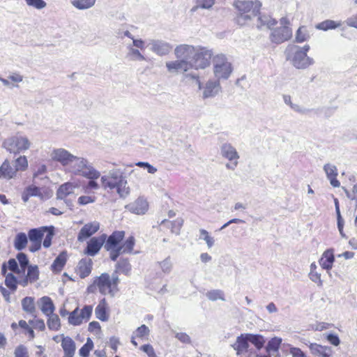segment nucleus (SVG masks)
Wrapping results in <instances>:
<instances>
[{
    "label": "nucleus",
    "instance_id": "nucleus-58",
    "mask_svg": "<svg viewBox=\"0 0 357 357\" xmlns=\"http://www.w3.org/2000/svg\"><path fill=\"white\" fill-rule=\"evenodd\" d=\"M17 259L19 261V264L22 271L24 272L26 268L28 266L29 264V259L27 258V256L23 252H20L17 255Z\"/></svg>",
    "mask_w": 357,
    "mask_h": 357
},
{
    "label": "nucleus",
    "instance_id": "nucleus-28",
    "mask_svg": "<svg viewBox=\"0 0 357 357\" xmlns=\"http://www.w3.org/2000/svg\"><path fill=\"white\" fill-rule=\"evenodd\" d=\"M148 207L147 201L139 197L130 206V211L137 215H143L147 211Z\"/></svg>",
    "mask_w": 357,
    "mask_h": 357
},
{
    "label": "nucleus",
    "instance_id": "nucleus-33",
    "mask_svg": "<svg viewBox=\"0 0 357 357\" xmlns=\"http://www.w3.org/2000/svg\"><path fill=\"white\" fill-rule=\"evenodd\" d=\"M22 307L24 312L31 314L36 317V307L34 303V298L26 296L22 300Z\"/></svg>",
    "mask_w": 357,
    "mask_h": 357
},
{
    "label": "nucleus",
    "instance_id": "nucleus-5",
    "mask_svg": "<svg viewBox=\"0 0 357 357\" xmlns=\"http://www.w3.org/2000/svg\"><path fill=\"white\" fill-rule=\"evenodd\" d=\"M31 145V142L28 137L21 135H15L8 137L2 143V146L4 149L14 154L28 150Z\"/></svg>",
    "mask_w": 357,
    "mask_h": 357
},
{
    "label": "nucleus",
    "instance_id": "nucleus-30",
    "mask_svg": "<svg viewBox=\"0 0 357 357\" xmlns=\"http://www.w3.org/2000/svg\"><path fill=\"white\" fill-rule=\"evenodd\" d=\"M342 22L341 21H334L332 20H326L320 23L316 24L315 28L318 30L328 31L335 29L342 26Z\"/></svg>",
    "mask_w": 357,
    "mask_h": 357
},
{
    "label": "nucleus",
    "instance_id": "nucleus-49",
    "mask_svg": "<svg viewBox=\"0 0 357 357\" xmlns=\"http://www.w3.org/2000/svg\"><path fill=\"white\" fill-rule=\"evenodd\" d=\"M28 167V161L24 155H21L15 160V169L18 171H24Z\"/></svg>",
    "mask_w": 357,
    "mask_h": 357
},
{
    "label": "nucleus",
    "instance_id": "nucleus-9",
    "mask_svg": "<svg viewBox=\"0 0 357 357\" xmlns=\"http://www.w3.org/2000/svg\"><path fill=\"white\" fill-rule=\"evenodd\" d=\"M50 157L53 161L59 162L62 166L68 168L74 158V155L65 149L59 148L52 150Z\"/></svg>",
    "mask_w": 357,
    "mask_h": 357
},
{
    "label": "nucleus",
    "instance_id": "nucleus-7",
    "mask_svg": "<svg viewBox=\"0 0 357 357\" xmlns=\"http://www.w3.org/2000/svg\"><path fill=\"white\" fill-rule=\"evenodd\" d=\"M195 54L191 61V67L196 70L204 69L209 66L213 52L211 50L203 47H196Z\"/></svg>",
    "mask_w": 357,
    "mask_h": 357
},
{
    "label": "nucleus",
    "instance_id": "nucleus-3",
    "mask_svg": "<svg viewBox=\"0 0 357 357\" xmlns=\"http://www.w3.org/2000/svg\"><path fill=\"white\" fill-rule=\"evenodd\" d=\"M119 282V278L116 273H113L110 276L108 273H104L94 280L93 284L98 287L102 294H109L114 296L118 291Z\"/></svg>",
    "mask_w": 357,
    "mask_h": 357
},
{
    "label": "nucleus",
    "instance_id": "nucleus-38",
    "mask_svg": "<svg viewBox=\"0 0 357 357\" xmlns=\"http://www.w3.org/2000/svg\"><path fill=\"white\" fill-rule=\"evenodd\" d=\"M258 24L257 27L259 29L267 28L271 29V27L276 24L277 22L275 20L271 18L270 16L262 15L257 18Z\"/></svg>",
    "mask_w": 357,
    "mask_h": 357
},
{
    "label": "nucleus",
    "instance_id": "nucleus-64",
    "mask_svg": "<svg viewBox=\"0 0 357 357\" xmlns=\"http://www.w3.org/2000/svg\"><path fill=\"white\" fill-rule=\"evenodd\" d=\"M136 165L140 167L146 168L147 172L150 174H155L157 172V168L150 165L146 162H138Z\"/></svg>",
    "mask_w": 357,
    "mask_h": 357
},
{
    "label": "nucleus",
    "instance_id": "nucleus-35",
    "mask_svg": "<svg viewBox=\"0 0 357 357\" xmlns=\"http://www.w3.org/2000/svg\"><path fill=\"white\" fill-rule=\"evenodd\" d=\"M107 308V303L105 298L102 299L98 305H97L96 310H95V314L96 316V318L102 321H105L108 319V314L106 311Z\"/></svg>",
    "mask_w": 357,
    "mask_h": 357
},
{
    "label": "nucleus",
    "instance_id": "nucleus-13",
    "mask_svg": "<svg viewBox=\"0 0 357 357\" xmlns=\"http://www.w3.org/2000/svg\"><path fill=\"white\" fill-rule=\"evenodd\" d=\"M166 67L171 73H185L192 69L191 62L178 59L176 61L166 62Z\"/></svg>",
    "mask_w": 357,
    "mask_h": 357
},
{
    "label": "nucleus",
    "instance_id": "nucleus-52",
    "mask_svg": "<svg viewBox=\"0 0 357 357\" xmlns=\"http://www.w3.org/2000/svg\"><path fill=\"white\" fill-rule=\"evenodd\" d=\"M68 321L70 324L77 326L82 324V317H79V311L76 308L69 314Z\"/></svg>",
    "mask_w": 357,
    "mask_h": 357
},
{
    "label": "nucleus",
    "instance_id": "nucleus-50",
    "mask_svg": "<svg viewBox=\"0 0 357 357\" xmlns=\"http://www.w3.org/2000/svg\"><path fill=\"white\" fill-rule=\"evenodd\" d=\"M206 297L212 301H217L218 299L221 301H225L224 293L222 290L220 289H214L209 291L206 293Z\"/></svg>",
    "mask_w": 357,
    "mask_h": 357
},
{
    "label": "nucleus",
    "instance_id": "nucleus-22",
    "mask_svg": "<svg viewBox=\"0 0 357 357\" xmlns=\"http://www.w3.org/2000/svg\"><path fill=\"white\" fill-rule=\"evenodd\" d=\"M220 153L222 157L230 161L236 160L239 158V155L236 149L230 144H223L220 147Z\"/></svg>",
    "mask_w": 357,
    "mask_h": 357
},
{
    "label": "nucleus",
    "instance_id": "nucleus-54",
    "mask_svg": "<svg viewBox=\"0 0 357 357\" xmlns=\"http://www.w3.org/2000/svg\"><path fill=\"white\" fill-rule=\"evenodd\" d=\"M149 328L144 324L138 327L133 334L139 338L143 339L145 337H147L149 335Z\"/></svg>",
    "mask_w": 357,
    "mask_h": 357
},
{
    "label": "nucleus",
    "instance_id": "nucleus-4",
    "mask_svg": "<svg viewBox=\"0 0 357 357\" xmlns=\"http://www.w3.org/2000/svg\"><path fill=\"white\" fill-rule=\"evenodd\" d=\"M234 6L240 12V15L238 17V23L241 21L250 20L252 17L256 16L261 6V3L259 1H236Z\"/></svg>",
    "mask_w": 357,
    "mask_h": 357
},
{
    "label": "nucleus",
    "instance_id": "nucleus-46",
    "mask_svg": "<svg viewBox=\"0 0 357 357\" xmlns=\"http://www.w3.org/2000/svg\"><path fill=\"white\" fill-rule=\"evenodd\" d=\"M49 317H50L47 320L48 328L52 331H58L60 328V319L59 316L52 313Z\"/></svg>",
    "mask_w": 357,
    "mask_h": 357
},
{
    "label": "nucleus",
    "instance_id": "nucleus-53",
    "mask_svg": "<svg viewBox=\"0 0 357 357\" xmlns=\"http://www.w3.org/2000/svg\"><path fill=\"white\" fill-rule=\"evenodd\" d=\"M215 3V0H197V5L192 8V11L197 10L199 8L208 9Z\"/></svg>",
    "mask_w": 357,
    "mask_h": 357
},
{
    "label": "nucleus",
    "instance_id": "nucleus-17",
    "mask_svg": "<svg viewBox=\"0 0 357 357\" xmlns=\"http://www.w3.org/2000/svg\"><path fill=\"white\" fill-rule=\"evenodd\" d=\"M100 228V223L97 221H93L92 222H89L86 224L82 228L80 229L77 239L79 241H83L84 240L88 238L93 234H95Z\"/></svg>",
    "mask_w": 357,
    "mask_h": 357
},
{
    "label": "nucleus",
    "instance_id": "nucleus-20",
    "mask_svg": "<svg viewBox=\"0 0 357 357\" xmlns=\"http://www.w3.org/2000/svg\"><path fill=\"white\" fill-rule=\"evenodd\" d=\"M220 85L218 80H208L203 91V98H208L215 96L220 91Z\"/></svg>",
    "mask_w": 357,
    "mask_h": 357
},
{
    "label": "nucleus",
    "instance_id": "nucleus-36",
    "mask_svg": "<svg viewBox=\"0 0 357 357\" xmlns=\"http://www.w3.org/2000/svg\"><path fill=\"white\" fill-rule=\"evenodd\" d=\"M131 271V265L127 259H120L116 264V269L114 273H121L128 275Z\"/></svg>",
    "mask_w": 357,
    "mask_h": 357
},
{
    "label": "nucleus",
    "instance_id": "nucleus-19",
    "mask_svg": "<svg viewBox=\"0 0 357 357\" xmlns=\"http://www.w3.org/2000/svg\"><path fill=\"white\" fill-rule=\"evenodd\" d=\"M125 232L123 231H114L108 238H106L104 248L106 250L118 248L119 243L123 239Z\"/></svg>",
    "mask_w": 357,
    "mask_h": 357
},
{
    "label": "nucleus",
    "instance_id": "nucleus-6",
    "mask_svg": "<svg viewBox=\"0 0 357 357\" xmlns=\"http://www.w3.org/2000/svg\"><path fill=\"white\" fill-rule=\"evenodd\" d=\"M213 66L214 75L218 81L227 79L233 70L231 63L223 54H217L213 58Z\"/></svg>",
    "mask_w": 357,
    "mask_h": 357
},
{
    "label": "nucleus",
    "instance_id": "nucleus-26",
    "mask_svg": "<svg viewBox=\"0 0 357 357\" xmlns=\"http://www.w3.org/2000/svg\"><path fill=\"white\" fill-rule=\"evenodd\" d=\"M334 261L335 257L333 250H327L323 253L319 263L322 268L329 271L333 267Z\"/></svg>",
    "mask_w": 357,
    "mask_h": 357
},
{
    "label": "nucleus",
    "instance_id": "nucleus-51",
    "mask_svg": "<svg viewBox=\"0 0 357 357\" xmlns=\"http://www.w3.org/2000/svg\"><path fill=\"white\" fill-rule=\"evenodd\" d=\"M310 36L305 26H301L296 33V41L298 43H303L309 38Z\"/></svg>",
    "mask_w": 357,
    "mask_h": 357
},
{
    "label": "nucleus",
    "instance_id": "nucleus-27",
    "mask_svg": "<svg viewBox=\"0 0 357 357\" xmlns=\"http://www.w3.org/2000/svg\"><path fill=\"white\" fill-rule=\"evenodd\" d=\"M183 222V221L181 218H178L174 221L163 220L161 221L160 225L162 228L169 229L171 233L178 235Z\"/></svg>",
    "mask_w": 357,
    "mask_h": 357
},
{
    "label": "nucleus",
    "instance_id": "nucleus-11",
    "mask_svg": "<svg viewBox=\"0 0 357 357\" xmlns=\"http://www.w3.org/2000/svg\"><path fill=\"white\" fill-rule=\"evenodd\" d=\"M107 238L106 234H102L98 237L91 238L87 243L84 253L89 256H95L105 245Z\"/></svg>",
    "mask_w": 357,
    "mask_h": 357
},
{
    "label": "nucleus",
    "instance_id": "nucleus-41",
    "mask_svg": "<svg viewBox=\"0 0 357 357\" xmlns=\"http://www.w3.org/2000/svg\"><path fill=\"white\" fill-rule=\"evenodd\" d=\"M66 262V255L65 252L61 253L54 261L51 267L53 271L59 272L61 271Z\"/></svg>",
    "mask_w": 357,
    "mask_h": 357
},
{
    "label": "nucleus",
    "instance_id": "nucleus-44",
    "mask_svg": "<svg viewBox=\"0 0 357 357\" xmlns=\"http://www.w3.org/2000/svg\"><path fill=\"white\" fill-rule=\"evenodd\" d=\"M135 245V238L133 236L128 237L125 242L119 245L120 250L123 253L132 254Z\"/></svg>",
    "mask_w": 357,
    "mask_h": 357
},
{
    "label": "nucleus",
    "instance_id": "nucleus-59",
    "mask_svg": "<svg viewBox=\"0 0 357 357\" xmlns=\"http://www.w3.org/2000/svg\"><path fill=\"white\" fill-rule=\"evenodd\" d=\"M15 357H29L27 348L21 344L17 347L14 352Z\"/></svg>",
    "mask_w": 357,
    "mask_h": 357
},
{
    "label": "nucleus",
    "instance_id": "nucleus-62",
    "mask_svg": "<svg viewBox=\"0 0 357 357\" xmlns=\"http://www.w3.org/2000/svg\"><path fill=\"white\" fill-rule=\"evenodd\" d=\"M96 201L94 196L83 195L78 198L77 203L79 205H86L88 204L93 203Z\"/></svg>",
    "mask_w": 357,
    "mask_h": 357
},
{
    "label": "nucleus",
    "instance_id": "nucleus-42",
    "mask_svg": "<svg viewBox=\"0 0 357 357\" xmlns=\"http://www.w3.org/2000/svg\"><path fill=\"white\" fill-rule=\"evenodd\" d=\"M96 0H73L72 5L79 10H86L93 7Z\"/></svg>",
    "mask_w": 357,
    "mask_h": 357
},
{
    "label": "nucleus",
    "instance_id": "nucleus-23",
    "mask_svg": "<svg viewBox=\"0 0 357 357\" xmlns=\"http://www.w3.org/2000/svg\"><path fill=\"white\" fill-rule=\"evenodd\" d=\"M61 347L63 349L65 357H73L76 347L75 342L71 337L62 335Z\"/></svg>",
    "mask_w": 357,
    "mask_h": 357
},
{
    "label": "nucleus",
    "instance_id": "nucleus-40",
    "mask_svg": "<svg viewBox=\"0 0 357 357\" xmlns=\"http://www.w3.org/2000/svg\"><path fill=\"white\" fill-rule=\"evenodd\" d=\"M249 342L252 344L257 349H261L265 343L264 337L259 334L246 333Z\"/></svg>",
    "mask_w": 357,
    "mask_h": 357
},
{
    "label": "nucleus",
    "instance_id": "nucleus-37",
    "mask_svg": "<svg viewBox=\"0 0 357 357\" xmlns=\"http://www.w3.org/2000/svg\"><path fill=\"white\" fill-rule=\"evenodd\" d=\"M28 243V237L26 234L23 232L18 233L14 240V248L17 250H22L24 249Z\"/></svg>",
    "mask_w": 357,
    "mask_h": 357
},
{
    "label": "nucleus",
    "instance_id": "nucleus-2",
    "mask_svg": "<svg viewBox=\"0 0 357 357\" xmlns=\"http://www.w3.org/2000/svg\"><path fill=\"white\" fill-rule=\"evenodd\" d=\"M310 49L309 45H305L303 47L293 46L289 50L287 58L296 68L306 69L314 63V59L307 56Z\"/></svg>",
    "mask_w": 357,
    "mask_h": 357
},
{
    "label": "nucleus",
    "instance_id": "nucleus-43",
    "mask_svg": "<svg viewBox=\"0 0 357 357\" xmlns=\"http://www.w3.org/2000/svg\"><path fill=\"white\" fill-rule=\"evenodd\" d=\"M282 342V339L275 337L268 341L266 349L269 355L278 352L280 345Z\"/></svg>",
    "mask_w": 357,
    "mask_h": 357
},
{
    "label": "nucleus",
    "instance_id": "nucleus-15",
    "mask_svg": "<svg viewBox=\"0 0 357 357\" xmlns=\"http://www.w3.org/2000/svg\"><path fill=\"white\" fill-rule=\"evenodd\" d=\"M149 45H150L151 50L159 56L168 54L172 49V46L169 43L160 40H152Z\"/></svg>",
    "mask_w": 357,
    "mask_h": 357
},
{
    "label": "nucleus",
    "instance_id": "nucleus-60",
    "mask_svg": "<svg viewBox=\"0 0 357 357\" xmlns=\"http://www.w3.org/2000/svg\"><path fill=\"white\" fill-rule=\"evenodd\" d=\"M92 307L91 305H86L79 312V317H82V321L84 319L88 320L92 313Z\"/></svg>",
    "mask_w": 357,
    "mask_h": 357
},
{
    "label": "nucleus",
    "instance_id": "nucleus-31",
    "mask_svg": "<svg viewBox=\"0 0 357 357\" xmlns=\"http://www.w3.org/2000/svg\"><path fill=\"white\" fill-rule=\"evenodd\" d=\"M47 227H42L37 229H31L29 231L28 236L31 242H41L45 236Z\"/></svg>",
    "mask_w": 357,
    "mask_h": 357
},
{
    "label": "nucleus",
    "instance_id": "nucleus-56",
    "mask_svg": "<svg viewBox=\"0 0 357 357\" xmlns=\"http://www.w3.org/2000/svg\"><path fill=\"white\" fill-rule=\"evenodd\" d=\"M27 6L40 10L46 7L47 3L43 0H24Z\"/></svg>",
    "mask_w": 357,
    "mask_h": 357
},
{
    "label": "nucleus",
    "instance_id": "nucleus-32",
    "mask_svg": "<svg viewBox=\"0 0 357 357\" xmlns=\"http://www.w3.org/2000/svg\"><path fill=\"white\" fill-rule=\"evenodd\" d=\"M310 349L312 354L321 357H330L331 350L329 347H324L318 344H311Z\"/></svg>",
    "mask_w": 357,
    "mask_h": 357
},
{
    "label": "nucleus",
    "instance_id": "nucleus-45",
    "mask_svg": "<svg viewBox=\"0 0 357 357\" xmlns=\"http://www.w3.org/2000/svg\"><path fill=\"white\" fill-rule=\"evenodd\" d=\"M199 239L204 240L206 242L208 249L211 248L215 244L214 238L204 229H199Z\"/></svg>",
    "mask_w": 357,
    "mask_h": 357
},
{
    "label": "nucleus",
    "instance_id": "nucleus-48",
    "mask_svg": "<svg viewBox=\"0 0 357 357\" xmlns=\"http://www.w3.org/2000/svg\"><path fill=\"white\" fill-rule=\"evenodd\" d=\"M93 347V343L91 338H87L86 342L79 350V354L81 357H89L90 351Z\"/></svg>",
    "mask_w": 357,
    "mask_h": 357
},
{
    "label": "nucleus",
    "instance_id": "nucleus-12",
    "mask_svg": "<svg viewBox=\"0 0 357 357\" xmlns=\"http://www.w3.org/2000/svg\"><path fill=\"white\" fill-rule=\"evenodd\" d=\"M196 47L189 45H180L174 50V54L177 59L191 62L195 54Z\"/></svg>",
    "mask_w": 357,
    "mask_h": 357
},
{
    "label": "nucleus",
    "instance_id": "nucleus-10",
    "mask_svg": "<svg viewBox=\"0 0 357 357\" xmlns=\"http://www.w3.org/2000/svg\"><path fill=\"white\" fill-rule=\"evenodd\" d=\"M291 36V29L288 26H284L272 30L270 34V40L272 43L280 44L289 40Z\"/></svg>",
    "mask_w": 357,
    "mask_h": 357
},
{
    "label": "nucleus",
    "instance_id": "nucleus-47",
    "mask_svg": "<svg viewBox=\"0 0 357 357\" xmlns=\"http://www.w3.org/2000/svg\"><path fill=\"white\" fill-rule=\"evenodd\" d=\"M26 277L29 280L30 283L35 282L38 280L39 271L37 266H28Z\"/></svg>",
    "mask_w": 357,
    "mask_h": 357
},
{
    "label": "nucleus",
    "instance_id": "nucleus-57",
    "mask_svg": "<svg viewBox=\"0 0 357 357\" xmlns=\"http://www.w3.org/2000/svg\"><path fill=\"white\" fill-rule=\"evenodd\" d=\"M45 233L46 235L45 236L43 245L45 248H47L51 245L52 239L54 236V227H48V229L46 231Z\"/></svg>",
    "mask_w": 357,
    "mask_h": 357
},
{
    "label": "nucleus",
    "instance_id": "nucleus-16",
    "mask_svg": "<svg viewBox=\"0 0 357 357\" xmlns=\"http://www.w3.org/2000/svg\"><path fill=\"white\" fill-rule=\"evenodd\" d=\"M231 347L238 356L245 354L249 347V340L247 334L243 333L238 336L236 342L231 344Z\"/></svg>",
    "mask_w": 357,
    "mask_h": 357
},
{
    "label": "nucleus",
    "instance_id": "nucleus-24",
    "mask_svg": "<svg viewBox=\"0 0 357 357\" xmlns=\"http://www.w3.org/2000/svg\"><path fill=\"white\" fill-rule=\"evenodd\" d=\"M92 264L91 259L85 258L79 261L77 271L81 278H84L91 273Z\"/></svg>",
    "mask_w": 357,
    "mask_h": 357
},
{
    "label": "nucleus",
    "instance_id": "nucleus-63",
    "mask_svg": "<svg viewBox=\"0 0 357 357\" xmlns=\"http://www.w3.org/2000/svg\"><path fill=\"white\" fill-rule=\"evenodd\" d=\"M309 278L310 279L316 283L317 286L321 287L323 285V281L321 278V274L316 272L310 273H309Z\"/></svg>",
    "mask_w": 357,
    "mask_h": 357
},
{
    "label": "nucleus",
    "instance_id": "nucleus-29",
    "mask_svg": "<svg viewBox=\"0 0 357 357\" xmlns=\"http://www.w3.org/2000/svg\"><path fill=\"white\" fill-rule=\"evenodd\" d=\"M38 304L43 313L47 316H50L54 311V305L53 302L48 296L42 297L39 300Z\"/></svg>",
    "mask_w": 357,
    "mask_h": 357
},
{
    "label": "nucleus",
    "instance_id": "nucleus-18",
    "mask_svg": "<svg viewBox=\"0 0 357 357\" xmlns=\"http://www.w3.org/2000/svg\"><path fill=\"white\" fill-rule=\"evenodd\" d=\"M323 169L326 175L327 178L329 180L331 185L334 188L340 187V183L336 178L338 174L337 167L335 165L326 163L324 165Z\"/></svg>",
    "mask_w": 357,
    "mask_h": 357
},
{
    "label": "nucleus",
    "instance_id": "nucleus-25",
    "mask_svg": "<svg viewBox=\"0 0 357 357\" xmlns=\"http://www.w3.org/2000/svg\"><path fill=\"white\" fill-rule=\"evenodd\" d=\"M17 171L15 167H11L10 162L6 160L0 166V178L9 180L14 178Z\"/></svg>",
    "mask_w": 357,
    "mask_h": 357
},
{
    "label": "nucleus",
    "instance_id": "nucleus-1",
    "mask_svg": "<svg viewBox=\"0 0 357 357\" xmlns=\"http://www.w3.org/2000/svg\"><path fill=\"white\" fill-rule=\"evenodd\" d=\"M72 160L68 167L70 173L88 179H97L100 176V173L93 167L86 158L74 155Z\"/></svg>",
    "mask_w": 357,
    "mask_h": 357
},
{
    "label": "nucleus",
    "instance_id": "nucleus-21",
    "mask_svg": "<svg viewBox=\"0 0 357 357\" xmlns=\"http://www.w3.org/2000/svg\"><path fill=\"white\" fill-rule=\"evenodd\" d=\"M78 185L75 183L66 182L59 186L56 191V198L58 199H63L68 195L74 193Z\"/></svg>",
    "mask_w": 357,
    "mask_h": 357
},
{
    "label": "nucleus",
    "instance_id": "nucleus-39",
    "mask_svg": "<svg viewBox=\"0 0 357 357\" xmlns=\"http://www.w3.org/2000/svg\"><path fill=\"white\" fill-rule=\"evenodd\" d=\"M127 49H128V53L126 54V58L128 60L132 61H141L145 60V57L144 56V55H142L140 53L139 50L134 48L131 45H128Z\"/></svg>",
    "mask_w": 357,
    "mask_h": 357
},
{
    "label": "nucleus",
    "instance_id": "nucleus-61",
    "mask_svg": "<svg viewBox=\"0 0 357 357\" xmlns=\"http://www.w3.org/2000/svg\"><path fill=\"white\" fill-rule=\"evenodd\" d=\"M26 190V192H28L31 196L38 197H40L41 199L43 198V194L41 192V189L35 185H30Z\"/></svg>",
    "mask_w": 357,
    "mask_h": 357
},
{
    "label": "nucleus",
    "instance_id": "nucleus-55",
    "mask_svg": "<svg viewBox=\"0 0 357 357\" xmlns=\"http://www.w3.org/2000/svg\"><path fill=\"white\" fill-rule=\"evenodd\" d=\"M162 271L165 273H169L172 268V263L169 257L158 263Z\"/></svg>",
    "mask_w": 357,
    "mask_h": 357
},
{
    "label": "nucleus",
    "instance_id": "nucleus-8",
    "mask_svg": "<svg viewBox=\"0 0 357 357\" xmlns=\"http://www.w3.org/2000/svg\"><path fill=\"white\" fill-rule=\"evenodd\" d=\"M110 186L107 190H115L116 194L121 199H126L130 193V188L128 185L127 177L125 175V171L121 175H119V178L117 181L109 184Z\"/></svg>",
    "mask_w": 357,
    "mask_h": 357
},
{
    "label": "nucleus",
    "instance_id": "nucleus-34",
    "mask_svg": "<svg viewBox=\"0 0 357 357\" xmlns=\"http://www.w3.org/2000/svg\"><path fill=\"white\" fill-rule=\"evenodd\" d=\"M7 268L5 264H3L1 272L6 276L5 284L12 291H15L17 289V281L16 278L12 273L6 274Z\"/></svg>",
    "mask_w": 357,
    "mask_h": 357
},
{
    "label": "nucleus",
    "instance_id": "nucleus-14",
    "mask_svg": "<svg viewBox=\"0 0 357 357\" xmlns=\"http://www.w3.org/2000/svg\"><path fill=\"white\" fill-rule=\"evenodd\" d=\"M123 172L124 170L121 168H114L109 170L107 173L100 177L102 188L104 190H107L110 187L109 184L116 182L119 175H121Z\"/></svg>",
    "mask_w": 357,
    "mask_h": 357
}]
</instances>
